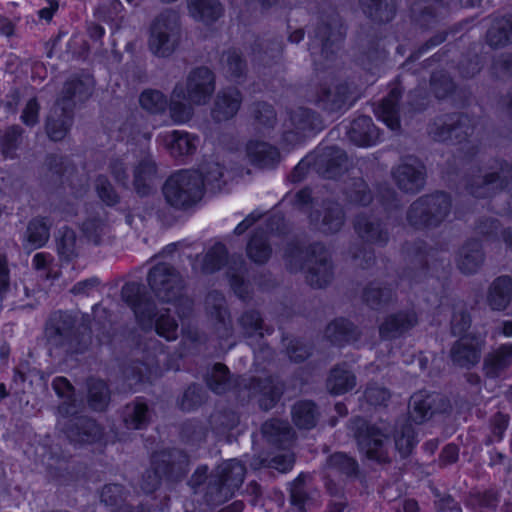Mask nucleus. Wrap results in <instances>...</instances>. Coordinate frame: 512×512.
I'll use <instances>...</instances> for the list:
<instances>
[{
  "label": "nucleus",
  "instance_id": "1",
  "mask_svg": "<svg viewBox=\"0 0 512 512\" xmlns=\"http://www.w3.org/2000/svg\"><path fill=\"white\" fill-rule=\"evenodd\" d=\"M283 258L289 270L304 273L307 284L314 289H324L334 279L333 260L321 241L305 244L294 237L287 241Z\"/></svg>",
  "mask_w": 512,
  "mask_h": 512
},
{
  "label": "nucleus",
  "instance_id": "2",
  "mask_svg": "<svg viewBox=\"0 0 512 512\" xmlns=\"http://www.w3.org/2000/svg\"><path fill=\"white\" fill-rule=\"evenodd\" d=\"M122 301L132 311L142 330L154 328L155 333L168 342L178 338L179 324L169 309L158 313L154 300L145 287L136 281L126 282L120 291Z\"/></svg>",
  "mask_w": 512,
  "mask_h": 512
},
{
  "label": "nucleus",
  "instance_id": "3",
  "mask_svg": "<svg viewBox=\"0 0 512 512\" xmlns=\"http://www.w3.org/2000/svg\"><path fill=\"white\" fill-rule=\"evenodd\" d=\"M189 453L176 446L154 449L149 454V466L141 475L140 489L146 496L154 495L163 482L180 483L189 474Z\"/></svg>",
  "mask_w": 512,
  "mask_h": 512
},
{
  "label": "nucleus",
  "instance_id": "4",
  "mask_svg": "<svg viewBox=\"0 0 512 512\" xmlns=\"http://www.w3.org/2000/svg\"><path fill=\"white\" fill-rule=\"evenodd\" d=\"M95 84L93 75L73 76L64 82L61 94L56 100L60 105V114L47 116L44 124L50 141L61 142L68 135L73 126L76 103H86L94 92Z\"/></svg>",
  "mask_w": 512,
  "mask_h": 512
},
{
  "label": "nucleus",
  "instance_id": "5",
  "mask_svg": "<svg viewBox=\"0 0 512 512\" xmlns=\"http://www.w3.org/2000/svg\"><path fill=\"white\" fill-rule=\"evenodd\" d=\"M46 331L57 347L65 348L71 355H83L91 345L92 318L83 313L78 323L74 312L57 310L47 320Z\"/></svg>",
  "mask_w": 512,
  "mask_h": 512
},
{
  "label": "nucleus",
  "instance_id": "6",
  "mask_svg": "<svg viewBox=\"0 0 512 512\" xmlns=\"http://www.w3.org/2000/svg\"><path fill=\"white\" fill-rule=\"evenodd\" d=\"M453 199L449 192L435 190L416 198L407 208L406 221L417 231L440 228L451 214Z\"/></svg>",
  "mask_w": 512,
  "mask_h": 512
},
{
  "label": "nucleus",
  "instance_id": "7",
  "mask_svg": "<svg viewBox=\"0 0 512 512\" xmlns=\"http://www.w3.org/2000/svg\"><path fill=\"white\" fill-rule=\"evenodd\" d=\"M165 203L177 211H188L203 198V179L200 172L180 169L172 172L162 185Z\"/></svg>",
  "mask_w": 512,
  "mask_h": 512
},
{
  "label": "nucleus",
  "instance_id": "8",
  "mask_svg": "<svg viewBox=\"0 0 512 512\" xmlns=\"http://www.w3.org/2000/svg\"><path fill=\"white\" fill-rule=\"evenodd\" d=\"M349 429L352 431L358 451L367 460L378 464L390 462L387 441L388 435L377 426L361 416L350 419Z\"/></svg>",
  "mask_w": 512,
  "mask_h": 512
},
{
  "label": "nucleus",
  "instance_id": "9",
  "mask_svg": "<svg viewBox=\"0 0 512 512\" xmlns=\"http://www.w3.org/2000/svg\"><path fill=\"white\" fill-rule=\"evenodd\" d=\"M246 475V466L237 459H230L216 468L210 475L206 497L219 504L234 497L241 488Z\"/></svg>",
  "mask_w": 512,
  "mask_h": 512
},
{
  "label": "nucleus",
  "instance_id": "10",
  "mask_svg": "<svg viewBox=\"0 0 512 512\" xmlns=\"http://www.w3.org/2000/svg\"><path fill=\"white\" fill-rule=\"evenodd\" d=\"M354 90L353 83L347 79L333 85L327 82H320L315 87L313 103L326 115L340 117L356 101Z\"/></svg>",
  "mask_w": 512,
  "mask_h": 512
},
{
  "label": "nucleus",
  "instance_id": "11",
  "mask_svg": "<svg viewBox=\"0 0 512 512\" xmlns=\"http://www.w3.org/2000/svg\"><path fill=\"white\" fill-rule=\"evenodd\" d=\"M66 417L62 432L75 447L106 445L105 428L95 418L80 415L77 409Z\"/></svg>",
  "mask_w": 512,
  "mask_h": 512
},
{
  "label": "nucleus",
  "instance_id": "12",
  "mask_svg": "<svg viewBox=\"0 0 512 512\" xmlns=\"http://www.w3.org/2000/svg\"><path fill=\"white\" fill-rule=\"evenodd\" d=\"M452 404L448 397L435 391L420 389L414 392L409 401V421L423 425L436 415H448Z\"/></svg>",
  "mask_w": 512,
  "mask_h": 512
},
{
  "label": "nucleus",
  "instance_id": "13",
  "mask_svg": "<svg viewBox=\"0 0 512 512\" xmlns=\"http://www.w3.org/2000/svg\"><path fill=\"white\" fill-rule=\"evenodd\" d=\"M147 284L162 303H173L180 296L183 287L180 273L167 262H158L149 269Z\"/></svg>",
  "mask_w": 512,
  "mask_h": 512
},
{
  "label": "nucleus",
  "instance_id": "14",
  "mask_svg": "<svg viewBox=\"0 0 512 512\" xmlns=\"http://www.w3.org/2000/svg\"><path fill=\"white\" fill-rule=\"evenodd\" d=\"M126 392L135 393L144 385H152L160 379L164 370L156 356L146 359H132L120 367Z\"/></svg>",
  "mask_w": 512,
  "mask_h": 512
},
{
  "label": "nucleus",
  "instance_id": "15",
  "mask_svg": "<svg viewBox=\"0 0 512 512\" xmlns=\"http://www.w3.org/2000/svg\"><path fill=\"white\" fill-rule=\"evenodd\" d=\"M179 40L178 17L174 12L159 15L150 28L149 48L155 55L171 54Z\"/></svg>",
  "mask_w": 512,
  "mask_h": 512
},
{
  "label": "nucleus",
  "instance_id": "16",
  "mask_svg": "<svg viewBox=\"0 0 512 512\" xmlns=\"http://www.w3.org/2000/svg\"><path fill=\"white\" fill-rule=\"evenodd\" d=\"M430 134L434 140L441 143L463 144L468 141L471 134L468 117L460 112H449L438 116L430 124Z\"/></svg>",
  "mask_w": 512,
  "mask_h": 512
},
{
  "label": "nucleus",
  "instance_id": "17",
  "mask_svg": "<svg viewBox=\"0 0 512 512\" xmlns=\"http://www.w3.org/2000/svg\"><path fill=\"white\" fill-rule=\"evenodd\" d=\"M216 89V75L209 66H194L189 72L182 97L191 105L208 104Z\"/></svg>",
  "mask_w": 512,
  "mask_h": 512
},
{
  "label": "nucleus",
  "instance_id": "18",
  "mask_svg": "<svg viewBox=\"0 0 512 512\" xmlns=\"http://www.w3.org/2000/svg\"><path fill=\"white\" fill-rule=\"evenodd\" d=\"M500 171L487 172L481 177V181L469 179L466 181L465 190L476 199H485L488 194L485 189L494 193L508 190L512 186V161L496 159Z\"/></svg>",
  "mask_w": 512,
  "mask_h": 512
},
{
  "label": "nucleus",
  "instance_id": "19",
  "mask_svg": "<svg viewBox=\"0 0 512 512\" xmlns=\"http://www.w3.org/2000/svg\"><path fill=\"white\" fill-rule=\"evenodd\" d=\"M292 130L282 134V140L289 144H298L307 136H315L323 130V120L319 113L307 108L298 107L289 113Z\"/></svg>",
  "mask_w": 512,
  "mask_h": 512
},
{
  "label": "nucleus",
  "instance_id": "20",
  "mask_svg": "<svg viewBox=\"0 0 512 512\" xmlns=\"http://www.w3.org/2000/svg\"><path fill=\"white\" fill-rule=\"evenodd\" d=\"M429 85L434 97L439 100H451L454 105L467 107L471 100V90L467 86L458 85L444 69L431 72Z\"/></svg>",
  "mask_w": 512,
  "mask_h": 512
},
{
  "label": "nucleus",
  "instance_id": "21",
  "mask_svg": "<svg viewBox=\"0 0 512 512\" xmlns=\"http://www.w3.org/2000/svg\"><path fill=\"white\" fill-rule=\"evenodd\" d=\"M309 222L311 225L326 235H336L344 227L347 219L346 211L341 203L333 198H324L321 201V209L310 212Z\"/></svg>",
  "mask_w": 512,
  "mask_h": 512
},
{
  "label": "nucleus",
  "instance_id": "22",
  "mask_svg": "<svg viewBox=\"0 0 512 512\" xmlns=\"http://www.w3.org/2000/svg\"><path fill=\"white\" fill-rule=\"evenodd\" d=\"M392 178L397 188L406 194H417L426 183V167L416 157L410 156L392 169Z\"/></svg>",
  "mask_w": 512,
  "mask_h": 512
},
{
  "label": "nucleus",
  "instance_id": "23",
  "mask_svg": "<svg viewBox=\"0 0 512 512\" xmlns=\"http://www.w3.org/2000/svg\"><path fill=\"white\" fill-rule=\"evenodd\" d=\"M315 173L327 180H338L348 170V155L340 147L327 146L320 151H313Z\"/></svg>",
  "mask_w": 512,
  "mask_h": 512
},
{
  "label": "nucleus",
  "instance_id": "24",
  "mask_svg": "<svg viewBox=\"0 0 512 512\" xmlns=\"http://www.w3.org/2000/svg\"><path fill=\"white\" fill-rule=\"evenodd\" d=\"M244 96L238 87L229 85L221 88L215 95L210 117L216 124H222L233 120L239 113Z\"/></svg>",
  "mask_w": 512,
  "mask_h": 512
},
{
  "label": "nucleus",
  "instance_id": "25",
  "mask_svg": "<svg viewBox=\"0 0 512 512\" xmlns=\"http://www.w3.org/2000/svg\"><path fill=\"white\" fill-rule=\"evenodd\" d=\"M249 387L257 395L258 408L263 412L274 409L286 391L285 382L272 374L265 377H252Z\"/></svg>",
  "mask_w": 512,
  "mask_h": 512
},
{
  "label": "nucleus",
  "instance_id": "26",
  "mask_svg": "<svg viewBox=\"0 0 512 512\" xmlns=\"http://www.w3.org/2000/svg\"><path fill=\"white\" fill-rule=\"evenodd\" d=\"M419 323V315L413 309H401L385 316L378 327L382 340L400 338L415 328Z\"/></svg>",
  "mask_w": 512,
  "mask_h": 512
},
{
  "label": "nucleus",
  "instance_id": "27",
  "mask_svg": "<svg viewBox=\"0 0 512 512\" xmlns=\"http://www.w3.org/2000/svg\"><path fill=\"white\" fill-rule=\"evenodd\" d=\"M361 337V329L344 316L333 318L324 328V338L331 346L339 349L359 342Z\"/></svg>",
  "mask_w": 512,
  "mask_h": 512
},
{
  "label": "nucleus",
  "instance_id": "28",
  "mask_svg": "<svg viewBox=\"0 0 512 512\" xmlns=\"http://www.w3.org/2000/svg\"><path fill=\"white\" fill-rule=\"evenodd\" d=\"M353 229L366 244L384 248L390 241V233L386 224L379 218L372 219L366 213H359L354 217Z\"/></svg>",
  "mask_w": 512,
  "mask_h": 512
},
{
  "label": "nucleus",
  "instance_id": "29",
  "mask_svg": "<svg viewBox=\"0 0 512 512\" xmlns=\"http://www.w3.org/2000/svg\"><path fill=\"white\" fill-rule=\"evenodd\" d=\"M404 89L400 84L392 86L388 93L374 107V114L391 131L401 128V100Z\"/></svg>",
  "mask_w": 512,
  "mask_h": 512
},
{
  "label": "nucleus",
  "instance_id": "30",
  "mask_svg": "<svg viewBox=\"0 0 512 512\" xmlns=\"http://www.w3.org/2000/svg\"><path fill=\"white\" fill-rule=\"evenodd\" d=\"M249 163L256 169L275 170L281 162L277 146L260 139H249L245 145Z\"/></svg>",
  "mask_w": 512,
  "mask_h": 512
},
{
  "label": "nucleus",
  "instance_id": "31",
  "mask_svg": "<svg viewBox=\"0 0 512 512\" xmlns=\"http://www.w3.org/2000/svg\"><path fill=\"white\" fill-rule=\"evenodd\" d=\"M154 410L144 396H137L126 403L120 412V418L127 430H146L153 418Z\"/></svg>",
  "mask_w": 512,
  "mask_h": 512
},
{
  "label": "nucleus",
  "instance_id": "32",
  "mask_svg": "<svg viewBox=\"0 0 512 512\" xmlns=\"http://www.w3.org/2000/svg\"><path fill=\"white\" fill-rule=\"evenodd\" d=\"M483 341L476 334H468L456 340L450 349L452 362L462 368H473L481 359Z\"/></svg>",
  "mask_w": 512,
  "mask_h": 512
},
{
  "label": "nucleus",
  "instance_id": "33",
  "mask_svg": "<svg viewBox=\"0 0 512 512\" xmlns=\"http://www.w3.org/2000/svg\"><path fill=\"white\" fill-rule=\"evenodd\" d=\"M132 173L135 193L140 197L149 196L158 173V165L149 150L142 151V156L133 166Z\"/></svg>",
  "mask_w": 512,
  "mask_h": 512
},
{
  "label": "nucleus",
  "instance_id": "34",
  "mask_svg": "<svg viewBox=\"0 0 512 512\" xmlns=\"http://www.w3.org/2000/svg\"><path fill=\"white\" fill-rule=\"evenodd\" d=\"M347 137L358 147H372L380 141L381 131L368 115L354 116L347 128Z\"/></svg>",
  "mask_w": 512,
  "mask_h": 512
},
{
  "label": "nucleus",
  "instance_id": "35",
  "mask_svg": "<svg viewBox=\"0 0 512 512\" xmlns=\"http://www.w3.org/2000/svg\"><path fill=\"white\" fill-rule=\"evenodd\" d=\"M261 434L267 444L277 450L288 449L295 439V432L288 421L276 417L262 423Z\"/></svg>",
  "mask_w": 512,
  "mask_h": 512
},
{
  "label": "nucleus",
  "instance_id": "36",
  "mask_svg": "<svg viewBox=\"0 0 512 512\" xmlns=\"http://www.w3.org/2000/svg\"><path fill=\"white\" fill-rule=\"evenodd\" d=\"M484 261L485 252L481 240L469 238L463 243L456 264L463 275L470 276L478 273Z\"/></svg>",
  "mask_w": 512,
  "mask_h": 512
},
{
  "label": "nucleus",
  "instance_id": "37",
  "mask_svg": "<svg viewBox=\"0 0 512 512\" xmlns=\"http://www.w3.org/2000/svg\"><path fill=\"white\" fill-rule=\"evenodd\" d=\"M291 422L299 431H311L319 423L320 409L312 399H299L290 409Z\"/></svg>",
  "mask_w": 512,
  "mask_h": 512
},
{
  "label": "nucleus",
  "instance_id": "38",
  "mask_svg": "<svg viewBox=\"0 0 512 512\" xmlns=\"http://www.w3.org/2000/svg\"><path fill=\"white\" fill-rule=\"evenodd\" d=\"M486 302L492 311L503 312L512 304V276L500 275L490 283Z\"/></svg>",
  "mask_w": 512,
  "mask_h": 512
},
{
  "label": "nucleus",
  "instance_id": "39",
  "mask_svg": "<svg viewBox=\"0 0 512 512\" xmlns=\"http://www.w3.org/2000/svg\"><path fill=\"white\" fill-rule=\"evenodd\" d=\"M245 253L247 258L256 265L262 266L269 262L273 249L266 230L260 227L252 230L246 243Z\"/></svg>",
  "mask_w": 512,
  "mask_h": 512
},
{
  "label": "nucleus",
  "instance_id": "40",
  "mask_svg": "<svg viewBox=\"0 0 512 512\" xmlns=\"http://www.w3.org/2000/svg\"><path fill=\"white\" fill-rule=\"evenodd\" d=\"M512 365V343L501 344L483 360L482 371L487 379H498Z\"/></svg>",
  "mask_w": 512,
  "mask_h": 512
},
{
  "label": "nucleus",
  "instance_id": "41",
  "mask_svg": "<svg viewBox=\"0 0 512 512\" xmlns=\"http://www.w3.org/2000/svg\"><path fill=\"white\" fill-rule=\"evenodd\" d=\"M86 399L92 411L104 412L111 402V389L108 382L99 377H88L86 380Z\"/></svg>",
  "mask_w": 512,
  "mask_h": 512
},
{
  "label": "nucleus",
  "instance_id": "42",
  "mask_svg": "<svg viewBox=\"0 0 512 512\" xmlns=\"http://www.w3.org/2000/svg\"><path fill=\"white\" fill-rule=\"evenodd\" d=\"M326 464L329 470L343 477L346 481H355L363 476L357 459L343 451L331 453L326 459Z\"/></svg>",
  "mask_w": 512,
  "mask_h": 512
},
{
  "label": "nucleus",
  "instance_id": "43",
  "mask_svg": "<svg viewBox=\"0 0 512 512\" xmlns=\"http://www.w3.org/2000/svg\"><path fill=\"white\" fill-rule=\"evenodd\" d=\"M357 383L356 375L346 368L345 364L333 366L326 379V387L333 396H341L351 392Z\"/></svg>",
  "mask_w": 512,
  "mask_h": 512
},
{
  "label": "nucleus",
  "instance_id": "44",
  "mask_svg": "<svg viewBox=\"0 0 512 512\" xmlns=\"http://www.w3.org/2000/svg\"><path fill=\"white\" fill-rule=\"evenodd\" d=\"M203 379L207 388L216 395H223L235 387L230 369L221 362L214 363Z\"/></svg>",
  "mask_w": 512,
  "mask_h": 512
},
{
  "label": "nucleus",
  "instance_id": "45",
  "mask_svg": "<svg viewBox=\"0 0 512 512\" xmlns=\"http://www.w3.org/2000/svg\"><path fill=\"white\" fill-rule=\"evenodd\" d=\"M342 195L345 201L354 207H369L375 198L369 184L363 177H353L343 188Z\"/></svg>",
  "mask_w": 512,
  "mask_h": 512
},
{
  "label": "nucleus",
  "instance_id": "46",
  "mask_svg": "<svg viewBox=\"0 0 512 512\" xmlns=\"http://www.w3.org/2000/svg\"><path fill=\"white\" fill-rule=\"evenodd\" d=\"M163 140L170 155L175 159L191 156L197 149V137L186 131L173 130L166 134Z\"/></svg>",
  "mask_w": 512,
  "mask_h": 512
},
{
  "label": "nucleus",
  "instance_id": "47",
  "mask_svg": "<svg viewBox=\"0 0 512 512\" xmlns=\"http://www.w3.org/2000/svg\"><path fill=\"white\" fill-rule=\"evenodd\" d=\"M237 323L247 337H264L273 332V329L265 324L262 313L256 308L244 310L239 315Z\"/></svg>",
  "mask_w": 512,
  "mask_h": 512
},
{
  "label": "nucleus",
  "instance_id": "48",
  "mask_svg": "<svg viewBox=\"0 0 512 512\" xmlns=\"http://www.w3.org/2000/svg\"><path fill=\"white\" fill-rule=\"evenodd\" d=\"M52 388L55 394L63 399L58 406L59 414L61 416L72 415L78 407L75 387L66 377L56 376L52 380Z\"/></svg>",
  "mask_w": 512,
  "mask_h": 512
},
{
  "label": "nucleus",
  "instance_id": "49",
  "mask_svg": "<svg viewBox=\"0 0 512 512\" xmlns=\"http://www.w3.org/2000/svg\"><path fill=\"white\" fill-rule=\"evenodd\" d=\"M24 129L18 124L7 126L0 132V154L6 160L18 158V150L21 148Z\"/></svg>",
  "mask_w": 512,
  "mask_h": 512
},
{
  "label": "nucleus",
  "instance_id": "50",
  "mask_svg": "<svg viewBox=\"0 0 512 512\" xmlns=\"http://www.w3.org/2000/svg\"><path fill=\"white\" fill-rule=\"evenodd\" d=\"M51 222L47 217L37 216L32 218L27 225L25 240L27 246L32 249L44 247L50 237Z\"/></svg>",
  "mask_w": 512,
  "mask_h": 512
},
{
  "label": "nucleus",
  "instance_id": "51",
  "mask_svg": "<svg viewBox=\"0 0 512 512\" xmlns=\"http://www.w3.org/2000/svg\"><path fill=\"white\" fill-rule=\"evenodd\" d=\"M345 29L338 19H332L329 23L318 28L316 37L322 42V51L325 54L333 53L343 40Z\"/></svg>",
  "mask_w": 512,
  "mask_h": 512
},
{
  "label": "nucleus",
  "instance_id": "52",
  "mask_svg": "<svg viewBox=\"0 0 512 512\" xmlns=\"http://www.w3.org/2000/svg\"><path fill=\"white\" fill-rule=\"evenodd\" d=\"M76 241V233L71 227L63 226L59 229L56 237V250L59 259L67 265L78 257Z\"/></svg>",
  "mask_w": 512,
  "mask_h": 512
},
{
  "label": "nucleus",
  "instance_id": "53",
  "mask_svg": "<svg viewBox=\"0 0 512 512\" xmlns=\"http://www.w3.org/2000/svg\"><path fill=\"white\" fill-rule=\"evenodd\" d=\"M191 16L204 23H212L222 16L223 9L217 0H189Z\"/></svg>",
  "mask_w": 512,
  "mask_h": 512
},
{
  "label": "nucleus",
  "instance_id": "54",
  "mask_svg": "<svg viewBox=\"0 0 512 512\" xmlns=\"http://www.w3.org/2000/svg\"><path fill=\"white\" fill-rule=\"evenodd\" d=\"M229 259V251L222 242H216L205 253L201 269L205 274H214L222 270Z\"/></svg>",
  "mask_w": 512,
  "mask_h": 512
},
{
  "label": "nucleus",
  "instance_id": "55",
  "mask_svg": "<svg viewBox=\"0 0 512 512\" xmlns=\"http://www.w3.org/2000/svg\"><path fill=\"white\" fill-rule=\"evenodd\" d=\"M359 5L368 17L384 22L389 21L395 14V0H359Z\"/></svg>",
  "mask_w": 512,
  "mask_h": 512
},
{
  "label": "nucleus",
  "instance_id": "56",
  "mask_svg": "<svg viewBox=\"0 0 512 512\" xmlns=\"http://www.w3.org/2000/svg\"><path fill=\"white\" fill-rule=\"evenodd\" d=\"M417 436V431L412 422L409 420L405 421L394 433L396 450L401 455L408 456L418 444Z\"/></svg>",
  "mask_w": 512,
  "mask_h": 512
},
{
  "label": "nucleus",
  "instance_id": "57",
  "mask_svg": "<svg viewBox=\"0 0 512 512\" xmlns=\"http://www.w3.org/2000/svg\"><path fill=\"white\" fill-rule=\"evenodd\" d=\"M240 418L236 411L230 408H223L211 414L209 423L212 431L217 435H226L235 429Z\"/></svg>",
  "mask_w": 512,
  "mask_h": 512
},
{
  "label": "nucleus",
  "instance_id": "58",
  "mask_svg": "<svg viewBox=\"0 0 512 512\" xmlns=\"http://www.w3.org/2000/svg\"><path fill=\"white\" fill-rule=\"evenodd\" d=\"M168 97L157 89H145L139 95L141 108L152 115H162L168 108Z\"/></svg>",
  "mask_w": 512,
  "mask_h": 512
},
{
  "label": "nucleus",
  "instance_id": "59",
  "mask_svg": "<svg viewBox=\"0 0 512 512\" xmlns=\"http://www.w3.org/2000/svg\"><path fill=\"white\" fill-rule=\"evenodd\" d=\"M487 41L492 47L505 46L512 42V16L495 20L487 33Z\"/></svg>",
  "mask_w": 512,
  "mask_h": 512
},
{
  "label": "nucleus",
  "instance_id": "60",
  "mask_svg": "<svg viewBox=\"0 0 512 512\" xmlns=\"http://www.w3.org/2000/svg\"><path fill=\"white\" fill-rule=\"evenodd\" d=\"M393 291L389 286L375 287L372 283L362 289V301L371 309H379L392 301Z\"/></svg>",
  "mask_w": 512,
  "mask_h": 512
},
{
  "label": "nucleus",
  "instance_id": "61",
  "mask_svg": "<svg viewBox=\"0 0 512 512\" xmlns=\"http://www.w3.org/2000/svg\"><path fill=\"white\" fill-rule=\"evenodd\" d=\"M206 401V393L203 387L196 383H190L178 400L180 410L184 412H193L198 410Z\"/></svg>",
  "mask_w": 512,
  "mask_h": 512
},
{
  "label": "nucleus",
  "instance_id": "62",
  "mask_svg": "<svg viewBox=\"0 0 512 512\" xmlns=\"http://www.w3.org/2000/svg\"><path fill=\"white\" fill-rule=\"evenodd\" d=\"M500 502V496L494 489H486L470 496L469 503L474 512H488L495 510Z\"/></svg>",
  "mask_w": 512,
  "mask_h": 512
},
{
  "label": "nucleus",
  "instance_id": "63",
  "mask_svg": "<svg viewBox=\"0 0 512 512\" xmlns=\"http://www.w3.org/2000/svg\"><path fill=\"white\" fill-rule=\"evenodd\" d=\"M97 197L107 207H114L120 203V196L105 174H98L94 181Z\"/></svg>",
  "mask_w": 512,
  "mask_h": 512
},
{
  "label": "nucleus",
  "instance_id": "64",
  "mask_svg": "<svg viewBox=\"0 0 512 512\" xmlns=\"http://www.w3.org/2000/svg\"><path fill=\"white\" fill-rule=\"evenodd\" d=\"M127 497L125 486L120 483L105 484L100 491V501L107 507L116 509L123 505Z\"/></svg>",
  "mask_w": 512,
  "mask_h": 512
}]
</instances>
